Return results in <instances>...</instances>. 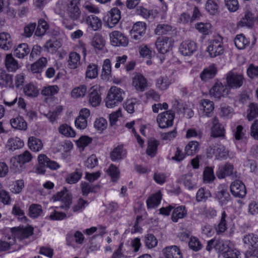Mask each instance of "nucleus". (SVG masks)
Listing matches in <instances>:
<instances>
[{
  "mask_svg": "<svg viewBox=\"0 0 258 258\" xmlns=\"http://www.w3.org/2000/svg\"><path fill=\"white\" fill-rule=\"evenodd\" d=\"M53 201H60L59 206L52 207L53 209L49 215V219L51 220H62L67 217V214L59 211L62 209L65 211L68 210L72 203V196L66 188L57 192L52 197Z\"/></svg>",
  "mask_w": 258,
  "mask_h": 258,
  "instance_id": "1",
  "label": "nucleus"
},
{
  "mask_svg": "<svg viewBox=\"0 0 258 258\" xmlns=\"http://www.w3.org/2000/svg\"><path fill=\"white\" fill-rule=\"evenodd\" d=\"M172 211L171 219L175 223L177 222L179 220L185 218L187 215V208L184 205L176 206V204L170 205L166 207H162L160 209V214L168 216Z\"/></svg>",
  "mask_w": 258,
  "mask_h": 258,
  "instance_id": "2",
  "label": "nucleus"
},
{
  "mask_svg": "<svg viewBox=\"0 0 258 258\" xmlns=\"http://www.w3.org/2000/svg\"><path fill=\"white\" fill-rule=\"evenodd\" d=\"M80 3V0H68L66 3L62 4L60 10L72 20H76L81 15V11L79 7Z\"/></svg>",
  "mask_w": 258,
  "mask_h": 258,
  "instance_id": "3",
  "label": "nucleus"
},
{
  "mask_svg": "<svg viewBox=\"0 0 258 258\" xmlns=\"http://www.w3.org/2000/svg\"><path fill=\"white\" fill-rule=\"evenodd\" d=\"M224 50L223 42L220 37L210 40L206 49L209 56L213 58L222 55Z\"/></svg>",
  "mask_w": 258,
  "mask_h": 258,
  "instance_id": "4",
  "label": "nucleus"
},
{
  "mask_svg": "<svg viewBox=\"0 0 258 258\" xmlns=\"http://www.w3.org/2000/svg\"><path fill=\"white\" fill-rule=\"evenodd\" d=\"M175 113L171 110L159 113L157 117V122L161 128H165L173 125Z\"/></svg>",
  "mask_w": 258,
  "mask_h": 258,
  "instance_id": "5",
  "label": "nucleus"
},
{
  "mask_svg": "<svg viewBox=\"0 0 258 258\" xmlns=\"http://www.w3.org/2000/svg\"><path fill=\"white\" fill-rule=\"evenodd\" d=\"M244 78L243 74L233 71L227 74L226 82L228 86L232 88H239L243 85Z\"/></svg>",
  "mask_w": 258,
  "mask_h": 258,
  "instance_id": "6",
  "label": "nucleus"
},
{
  "mask_svg": "<svg viewBox=\"0 0 258 258\" xmlns=\"http://www.w3.org/2000/svg\"><path fill=\"white\" fill-rule=\"evenodd\" d=\"M121 18V12L116 8L111 9L104 17V21L109 28L114 27Z\"/></svg>",
  "mask_w": 258,
  "mask_h": 258,
  "instance_id": "7",
  "label": "nucleus"
},
{
  "mask_svg": "<svg viewBox=\"0 0 258 258\" xmlns=\"http://www.w3.org/2000/svg\"><path fill=\"white\" fill-rule=\"evenodd\" d=\"M173 43L174 41L171 37H159L156 40L155 45L159 53L165 54L171 49Z\"/></svg>",
  "mask_w": 258,
  "mask_h": 258,
  "instance_id": "8",
  "label": "nucleus"
},
{
  "mask_svg": "<svg viewBox=\"0 0 258 258\" xmlns=\"http://www.w3.org/2000/svg\"><path fill=\"white\" fill-rule=\"evenodd\" d=\"M110 43L114 46H126L128 39L126 36L119 31H113L109 34Z\"/></svg>",
  "mask_w": 258,
  "mask_h": 258,
  "instance_id": "9",
  "label": "nucleus"
},
{
  "mask_svg": "<svg viewBox=\"0 0 258 258\" xmlns=\"http://www.w3.org/2000/svg\"><path fill=\"white\" fill-rule=\"evenodd\" d=\"M33 228L30 226H19L17 227H14L12 231L16 238L22 240L32 235L33 234Z\"/></svg>",
  "mask_w": 258,
  "mask_h": 258,
  "instance_id": "10",
  "label": "nucleus"
},
{
  "mask_svg": "<svg viewBox=\"0 0 258 258\" xmlns=\"http://www.w3.org/2000/svg\"><path fill=\"white\" fill-rule=\"evenodd\" d=\"M82 23H85L89 28L97 31L102 27V21L97 16L94 15H85L83 17Z\"/></svg>",
  "mask_w": 258,
  "mask_h": 258,
  "instance_id": "11",
  "label": "nucleus"
},
{
  "mask_svg": "<svg viewBox=\"0 0 258 258\" xmlns=\"http://www.w3.org/2000/svg\"><path fill=\"white\" fill-rule=\"evenodd\" d=\"M230 188L232 195L235 197L242 198L246 194L245 184L239 180H236L231 182Z\"/></svg>",
  "mask_w": 258,
  "mask_h": 258,
  "instance_id": "12",
  "label": "nucleus"
},
{
  "mask_svg": "<svg viewBox=\"0 0 258 258\" xmlns=\"http://www.w3.org/2000/svg\"><path fill=\"white\" fill-rule=\"evenodd\" d=\"M90 110L84 108L82 109L79 112V115L75 121L76 127L80 130H84L87 126V119L90 116Z\"/></svg>",
  "mask_w": 258,
  "mask_h": 258,
  "instance_id": "13",
  "label": "nucleus"
},
{
  "mask_svg": "<svg viewBox=\"0 0 258 258\" xmlns=\"http://www.w3.org/2000/svg\"><path fill=\"white\" fill-rule=\"evenodd\" d=\"M146 31V25L142 22H138L133 26L131 30V37L136 40H141Z\"/></svg>",
  "mask_w": 258,
  "mask_h": 258,
  "instance_id": "14",
  "label": "nucleus"
},
{
  "mask_svg": "<svg viewBox=\"0 0 258 258\" xmlns=\"http://www.w3.org/2000/svg\"><path fill=\"white\" fill-rule=\"evenodd\" d=\"M197 48V44L195 42L190 40H186L181 43L179 51L183 55L190 56L196 51Z\"/></svg>",
  "mask_w": 258,
  "mask_h": 258,
  "instance_id": "15",
  "label": "nucleus"
},
{
  "mask_svg": "<svg viewBox=\"0 0 258 258\" xmlns=\"http://www.w3.org/2000/svg\"><path fill=\"white\" fill-rule=\"evenodd\" d=\"M132 86L139 92H144L148 87V81L142 74H137L132 79Z\"/></svg>",
  "mask_w": 258,
  "mask_h": 258,
  "instance_id": "16",
  "label": "nucleus"
},
{
  "mask_svg": "<svg viewBox=\"0 0 258 258\" xmlns=\"http://www.w3.org/2000/svg\"><path fill=\"white\" fill-rule=\"evenodd\" d=\"M178 182L184 185V187L192 190L197 187L196 179L193 177L191 173L183 174L178 179Z\"/></svg>",
  "mask_w": 258,
  "mask_h": 258,
  "instance_id": "17",
  "label": "nucleus"
},
{
  "mask_svg": "<svg viewBox=\"0 0 258 258\" xmlns=\"http://www.w3.org/2000/svg\"><path fill=\"white\" fill-rule=\"evenodd\" d=\"M208 122L212 124L211 127V135L214 137H224L225 130L221 124L219 122L218 119L217 117H214Z\"/></svg>",
  "mask_w": 258,
  "mask_h": 258,
  "instance_id": "18",
  "label": "nucleus"
},
{
  "mask_svg": "<svg viewBox=\"0 0 258 258\" xmlns=\"http://www.w3.org/2000/svg\"><path fill=\"white\" fill-rule=\"evenodd\" d=\"M233 170V165L230 163H226L224 165L219 166L216 171V175L219 179H223L232 175Z\"/></svg>",
  "mask_w": 258,
  "mask_h": 258,
  "instance_id": "19",
  "label": "nucleus"
},
{
  "mask_svg": "<svg viewBox=\"0 0 258 258\" xmlns=\"http://www.w3.org/2000/svg\"><path fill=\"white\" fill-rule=\"evenodd\" d=\"M163 253L165 258H183L180 248L176 245H171L165 247Z\"/></svg>",
  "mask_w": 258,
  "mask_h": 258,
  "instance_id": "20",
  "label": "nucleus"
},
{
  "mask_svg": "<svg viewBox=\"0 0 258 258\" xmlns=\"http://www.w3.org/2000/svg\"><path fill=\"white\" fill-rule=\"evenodd\" d=\"M229 90L220 82H217L210 89V94L213 97H224L228 93Z\"/></svg>",
  "mask_w": 258,
  "mask_h": 258,
  "instance_id": "21",
  "label": "nucleus"
},
{
  "mask_svg": "<svg viewBox=\"0 0 258 258\" xmlns=\"http://www.w3.org/2000/svg\"><path fill=\"white\" fill-rule=\"evenodd\" d=\"M162 195L160 190L152 194L146 200L148 209H152L157 207L160 204Z\"/></svg>",
  "mask_w": 258,
  "mask_h": 258,
  "instance_id": "22",
  "label": "nucleus"
},
{
  "mask_svg": "<svg viewBox=\"0 0 258 258\" xmlns=\"http://www.w3.org/2000/svg\"><path fill=\"white\" fill-rule=\"evenodd\" d=\"M245 245L249 250L255 249L258 247V235L254 233H249L243 236L242 239Z\"/></svg>",
  "mask_w": 258,
  "mask_h": 258,
  "instance_id": "23",
  "label": "nucleus"
},
{
  "mask_svg": "<svg viewBox=\"0 0 258 258\" xmlns=\"http://www.w3.org/2000/svg\"><path fill=\"white\" fill-rule=\"evenodd\" d=\"M253 13L249 10H246L244 13V16L237 23V26L238 28L251 27L253 24Z\"/></svg>",
  "mask_w": 258,
  "mask_h": 258,
  "instance_id": "24",
  "label": "nucleus"
},
{
  "mask_svg": "<svg viewBox=\"0 0 258 258\" xmlns=\"http://www.w3.org/2000/svg\"><path fill=\"white\" fill-rule=\"evenodd\" d=\"M200 109L203 110L204 115L210 117L214 109V103L208 99H203L200 104Z\"/></svg>",
  "mask_w": 258,
  "mask_h": 258,
  "instance_id": "25",
  "label": "nucleus"
},
{
  "mask_svg": "<svg viewBox=\"0 0 258 258\" xmlns=\"http://www.w3.org/2000/svg\"><path fill=\"white\" fill-rule=\"evenodd\" d=\"M217 68L214 64H212L204 69L200 74L202 81L206 82L213 78L217 73Z\"/></svg>",
  "mask_w": 258,
  "mask_h": 258,
  "instance_id": "26",
  "label": "nucleus"
},
{
  "mask_svg": "<svg viewBox=\"0 0 258 258\" xmlns=\"http://www.w3.org/2000/svg\"><path fill=\"white\" fill-rule=\"evenodd\" d=\"M212 152L217 159H226L228 156V151L222 145H217L210 149Z\"/></svg>",
  "mask_w": 258,
  "mask_h": 258,
  "instance_id": "27",
  "label": "nucleus"
},
{
  "mask_svg": "<svg viewBox=\"0 0 258 258\" xmlns=\"http://www.w3.org/2000/svg\"><path fill=\"white\" fill-rule=\"evenodd\" d=\"M205 8L206 12L210 15L215 16L219 12V5L218 0H207Z\"/></svg>",
  "mask_w": 258,
  "mask_h": 258,
  "instance_id": "28",
  "label": "nucleus"
},
{
  "mask_svg": "<svg viewBox=\"0 0 258 258\" xmlns=\"http://www.w3.org/2000/svg\"><path fill=\"white\" fill-rule=\"evenodd\" d=\"M216 196L223 204H226L230 199L228 188L224 185H221L219 187V190L217 191Z\"/></svg>",
  "mask_w": 258,
  "mask_h": 258,
  "instance_id": "29",
  "label": "nucleus"
},
{
  "mask_svg": "<svg viewBox=\"0 0 258 258\" xmlns=\"http://www.w3.org/2000/svg\"><path fill=\"white\" fill-rule=\"evenodd\" d=\"M47 64L46 58L42 57L30 66V70L33 73H40Z\"/></svg>",
  "mask_w": 258,
  "mask_h": 258,
  "instance_id": "30",
  "label": "nucleus"
},
{
  "mask_svg": "<svg viewBox=\"0 0 258 258\" xmlns=\"http://www.w3.org/2000/svg\"><path fill=\"white\" fill-rule=\"evenodd\" d=\"M10 123L12 127L16 130L26 131L27 129V123L21 116L11 119Z\"/></svg>",
  "mask_w": 258,
  "mask_h": 258,
  "instance_id": "31",
  "label": "nucleus"
},
{
  "mask_svg": "<svg viewBox=\"0 0 258 258\" xmlns=\"http://www.w3.org/2000/svg\"><path fill=\"white\" fill-rule=\"evenodd\" d=\"M126 155V151L122 145H118L110 153V159L116 161L122 159Z\"/></svg>",
  "mask_w": 258,
  "mask_h": 258,
  "instance_id": "32",
  "label": "nucleus"
},
{
  "mask_svg": "<svg viewBox=\"0 0 258 258\" xmlns=\"http://www.w3.org/2000/svg\"><path fill=\"white\" fill-rule=\"evenodd\" d=\"M23 146V141L19 138L15 137L10 138L8 140L6 148L8 150L13 151L22 148Z\"/></svg>",
  "mask_w": 258,
  "mask_h": 258,
  "instance_id": "33",
  "label": "nucleus"
},
{
  "mask_svg": "<svg viewBox=\"0 0 258 258\" xmlns=\"http://www.w3.org/2000/svg\"><path fill=\"white\" fill-rule=\"evenodd\" d=\"M12 46V41L10 35L7 32L0 33V47L9 50Z\"/></svg>",
  "mask_w": 258,
  "mask_h": 258,
  "instance_id": "34",
  "label": "nucleus"
},
{
  "mask_svg": "<svg viewBox=\"0 0 258 258\" xmlns=\"http://www.w3.org/2000/svg\"><path fill=\"white\" fill-rule=\"evenodd\" d=\"M30 49L26 43H22L18 45L14 51V54L17 57L23 58L30 52Z\"/></svg>",
  "mask_w": 258,
  "mask_h": 258,
  "instance_id": "35",
  "label": "nucleus"
},
{
  "mask_svg": "<svg viewBox=\"0 0 258 258\" xmlns=\"http://www.w3.org/2000/svg\"><path fill=\"white\" fill-rule=\"evenodd\" d=\"M28 145L30 150L33 152H39L43 148V144L41 140L35 137L29 138Z\"/></svg>",
  "mask_w": 258,
  "mask_h": 258,
  "instance_id": "36",
  "label": "nucleus"
},
{
  "mask_svg": "<svg viewBox=\"0 0 258 258\" xmlns=\"http://www.w3.org/2000/svg\"><path fill=\"white\" fill-rule=\"evenodd\" d=\"M250 41L243 34H237L234 39V43L238 49H243L249 44Z\"/></svg>",
  "mask_w": 258,
  "mask_h": 258,
  "instance_id": "37",
  "label": "nucleus"
},
{
  "mask_svg": "<svg viewBox=\"0 0 258 258\" xmlns=\"http://www.w3.org/2000/svg\"><path fill=\"white\" fill-rule=\"evenodd\" d=\"M227 215L225 211H223L221 214L220 221L215 227V230L217 234H220L223 233L227 229V222L226 218Z\"/></svg>",
  "mask_w": 258,
  "mask_h": 258,
  "instance_id": "38",
  "label": "nucleus"
},
{
  "mask_svg": "<svg viewBox=\"0 0 258 258\" xmlns=\"http://www.w3.org/2000/svg\"><path fill=\"white\" fill-rule=\"evenodd\" d=\"M6 67L9 72H15L20 67L18 61L12 56L11 54H8L5 59Z\"/></svg>",
  "mask_w": 258,
  "mask_h": 258,
  "instance_id": "39",
  "label": "nucleus"
},
{
  "mask_svg": "<svg viewBox=\"0 0 258 258\" xmlns=\"http://www.w3.org/2000/svg\"><path fill=\"white\" fill-rule=\"evenodd\" d=\"M92 45L95 50H102L105 44V40L103 37L99 33H96L91 42Z\"/></svg>",
  "mask_w": 258,
  "mask_h": 258,
  "instance_id": "40",
  "label": "nucleus"
},
{
  "mask_svg": "<svg viewBox=\"0 0 258 258\" xmlns=\"http://www.w3.org/2000/svg\"><path fill=\"white\" fill-rule=\"evenodd\" d=\"M23 92L28 97H37L39 94L38 88L32 83L26 84L23 88Z\"/></svg>",
  "mask_w": 258,
  "mask_h": 258,
  "instance_id": "41",
  "label": "nucleus"
},
{
  "mask_svg": "<svg viewBox=\"0 0 258 258\" xmlns=\"http://www.w3.org/2000/svg\"><path fill=\"white\" fill-rule=\"evenodd\" d=\"M171 84V80L167 76H161L156 80V87L161 90H166Z\"/></svg>",
  "mask_w": 258,
  "mask_h": 258,
  "instance_id": "42",
  "label": "nucleus"
},
{
  "mask_svg": "<svg viewBox=\"0 0 258 258\" xmlns=\"http://www.w3.org/2000/svg\"><path fill=\"white\" fill-rule=\"evenodd\" d=\"M61 46L60 42L55 39H50L46 41L44 47L48 52L53 53Z\"/></svg>",
  "mask_w": 258,
  "mask_h": 258,
  "instance_id": "43",
  "label": "nucleus"
},
{
  "mask_svg": "<svg viewBox=\"0 0 258 258\" xmlns=\"http://www.w3.org/2000/svg\"><path fill=\"white\" fill-rule=\"evenodd\" d=\"M199 150V143L197 141H190L185 147V153L187 156L196 154Z\"/></svg>",
  "mask_w": 258,
  "mask_h": 258,
  "instance_id": "44",
  "label": "nucleus"
},
{
  "mask_svg": "<svg viewBox=\"0 0 258 258\" xmlns=\"http://www.w3.org/2000/svg\"><path fill=\"white\" fill-rule=\"evenodd\" d=\"M69 66L71 69L77 68L80 64V55L76 52H71L69 54Z\"/></svg>",
  "mask_w": 258,
  "mask_h": 258,
  "instance_id": "45",
  "label": "nucleus"
},
{
  "mask_svg": "<svg viewBox=\"0 0 258 258\" xmlns=\"http://www.w3.org/2000/svg\"><path fill=\"white\" fill-rule=\"evenodd\" d=\"M111 73V63L109 59H106L104 60L102 70L101 74V78L103 80L108 79L110 76Z\"/></svg>",
  "mask_w": 258,
  "mask_h": 258,
  "instance_id": "46",
  "label": "nucleus"
},
{
  "mask_svg": "<svg viewBox=\"0 0 258 258\" xmlns=\"http://www.w3.org/2000/svg\"><path fill=\"white\" fill-rule=\"evenodd\" d=\"M60 134L66 137L74 138L76 136V132L74 129L67 124H62L58 128Z\"/></svg>",
  "mask_w": 258,
  "mask_h": 258,
  "instance_id": "47",
  "label": "nucleus"
},
{
  "mask_svg": "<svg viewBox=\"0 0 258 258\" xmlns=\"http://www.w3.org/2000/svg\"><path fill=\"white\" fill-rule=\"evenodd\" d=\"M43 210L41 205L33 204L29 208V216L33 218H36L42 215Z\"/></svg>",
  "mask_w": 258,
  "mask_h": 258,
  "instance_id": "48",
  "label": "nucleus"
},
{
  "mask_svg": "<svg viewBox=\"0 0 258 258\" xmlns=\"http://www.w3.org/2000/svg\"><path fill=\"white\" fill-rule=\"evenodd\" d=\"M159 144V143L157 140H151L149 141L146 150L147 154L151 157H154L157 153Z\"/></svg>",
  "mask_w": 258,
  "mask_h": 258,
  "instance_id": "49",
  "label": "nucleus"
},
{
  "mask_svg": "<svg viewBox=\"0 0 258 258\" xmlns=\"http://www.w3.org/2000/svg\"><path fill=\"white\" fill-rule=\"evenodd\" d=\"M203 179L205 183H209L215 179L214 173V167L207 166L203 172Z\"/></svg>",
  "mask_w": 258,
  "mask_h": 258,
  "instance_id": "50",
  "label": "nucleus"
},
{
  "mask_svg": "<svg viewBox=\"0 0 258 258\" xmlns=\"http://www.w3.org/2000/svg\"><path fill=\"white\" fill-rule=\"evenodd\" d=\"M12 83V76L8 74L5 70L0 69V86L4 87L11 85Z\"/></svg>",
  "mask_w": 258,
  "mask_h": 258,
  "instance_id": "51",
  "label": "nucleus"
},
{
  "mask_svg": "<svg viewBox=\"0 0 258 258\" xmlns=\"http://www.w3.org/2000/svg\"><path fill=\"white\" fill-rule=\"evenodd\" d=\"M98 75V66L95 63H90L87 67L86 77L89 79L96 78Z\"/></svg>",
  "mask_w": 258,
  "mask_h": 258,
  "instance_id": "52",
  "label": "nucleus"
},
{
  "mask_svg": "<svg viewBox=\"0 0 258 258\" xmlns=\"http://www.w3.org/2000/svg\"><path fill=\"white\" fill-rule=\"evenodd\" d=\"M172 27L167 24H158L156 28L155 29V33L157 35H165L167 34L172 31Z\"/></svg>",
  "mask_w": 258,
  "mask_h": 258,
  "instance_id": "53",
  "label": "nucleus"
},
{
  "mask_svg": "<svg viewBox=\"0 0 258 258\" xmlns=\"http://www.w3.org/2000/svg\"><path fill=\"white\" fill-rule=\"evenodd\" d=\"M48 29V25L46 21L41 19L38 21V26L35 32V35L37 36L43 35Z\"/></svg>",
  "mask_w": 258,
  "mask_h": 258,
  "instance_id": "54",
  "label": "nucleus"
},
{
  "mask_svg": "<svg viewBox=\"0 0 258 258\" xmlns=\"http://www.w3.org/2000/svg\"><path fill=\"white\" fill-rule=\"evenodd\" d=\"M12 213L14 215L17 216L18 218L22 222H26L28 220L27 218L25 216L24 210L19 204H16L14 206Z\"/></svg>",
  "mask_w": 258,
  "mask_h": 258,
  "instance_id": "55",
  "label": "nucleus"
},
{
  "mask_svg": "<svg viewBox=\"0 0 258 258\" xmlns=\"http://www.w3.org/2000/svg\"><path fill=\"white\" fill-rule=\"evenodd\" d=\"M196 29L201 33L204 35H207L210 32L212 28V25L210 23H198L196 24Z\"/></svg>",
  "mask_w": 258,
  "mask_h": 258,
  "instance_id": "56",
  "label": "nucleus"
},
{
  "mask_svg": "<svg viewBox=\"0 0 258 258\" xmlns=\"http://www.w3.org/2000/svg\"><path fill=\"white\" fill-rule=\"evenodd\" d=\"M87 93V86L82 85L74 88L72 91L71 94L72 97H85Z\"/></svg>",
  "mask_w": 258,
  "mask_h": 258,
  "instance_id": "57",
  "label": "nucleus"
},
{
  "mask_svg": "<svg viewBox=\"0 0 258 258\" xmlns=\"http://www.w3.org/2000/svg\"><path fill=\"white\" fill-rule=\"evenodd\" d=\"M189 247L195 251H198L202 248V244L199 239L195 237L191 236L188 242Z\"/></svg>",
  "mask_w": 258,
  "mask_h": 258,
  "instance_id": "58",
  "label": "nucleus"
},
{
  "mask_svg": "<svg viewBox=\"0 0 258 258\" xmlns=\"http://www.w3.org/2000/svg\"><path fill=\"white\" fill-rule=\"evenodd\" d=\"M92 141V138L87 136H82L78 140L76 141V143L79 148L83 150Z\"/></svg>",
  "mask_w": 258,
  "mask_h": 258,
  "instance_id": "59",
  "label": "nucleus"
},
{
  "mask_svg": "<svg viewBox=\"0 0 258 258\" xmlns=\"http://www.w3.org/2000/svg\"><path fill=\"white\" fill-rule=\"evenodd\" d=\"M107 173L113 181H116L119 177L120 172L118 168L112 164L109 167Z\"/></svg>",
  "mask_w": 258,
  "mask_h": 258,
  "instance_id": "60",
  "label": "nucleus"
},
{
  "mask_svg": "<svg viewBox=\"0 0 258 258\" xmlns=\"http://www.w3.org/2000/svg\"><path fill=\"white\" fill-rule=\"evenodd\" d=\"M258 116V106L256 104L251 103L249 105L247 118L251 120Z\"/></svg>",
  "mask_w": 258,
  "mask_h": 258,
  "instance_id": "61",
  "label": "nucleus"
},
{
  "mask_svg": "<svg viewBox=\"0 0 258 258\" xmlns=\"http://www.w3.org/2000/svg\"><path fill=\"white\" fill-rule=\"evenodd\" d=\"M137 14L145 19H149L150 18H154L155 17V12L153 10H148L144 7H140L137 9Z\"/></svg>",
  "mask_w": 258,
  "mask_h": 258,
  "instance_id": "62",
  "label": "nucleus"
},
{
  "mask_svg": "<svg viewBox=\"0 0 258 258\" xmlns=\"http://www.w3.org/2000/svg\"><path fill=\"white\" fill-rule=\"evenodd\" d=\"M89 204L88 202L82 198H79L77 203L72 208L74 212H81Z\"/></svg>",
  "mask_w": 258,
  "mask_h": 258,
  "instance_id": "63",
  "label": "nucleus"
},
{
  "mask_svg": "<svg viewBox=\"0 0 258 258\" xmlns=\"http://www.w3.org/2000/svg\"><path fill=\"white\" fill-rule=\"evenodd\" d=\"M82 173L78 171L69 174L66 178L68 183L74 184L77 183L81 178Z\"/></svg>",
  "mask_w": 258,
  "mask_h": 258,
  "instance_id": "64",
  "label": "nucleus"
}]
</instances>
